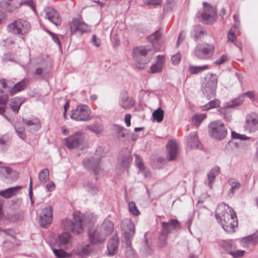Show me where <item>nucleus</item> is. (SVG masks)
<instances>
[{
    "mask_svg": "<svg viewBox=\"0 0 258 258\" xmlns=\"http://www.w3.org/2000/svg\"><path fill=\"white\" fill-rule=\"evenodd\" d=\"M258 241V235L254 234L247 237H243L241 240L242 245L244 246L250 244H254Z\"/></svg>",
    "mask_w": 258,
    "mask_h": 258,
    "instance_id": "35",
    "label": "nucleus"
},
{
    "mask_svg": "<svg viewBox=\"0 0 258 258\" xmlns=\"http://www.w3.org/2000/svg\"><path fill=\"white\" fill-rule=\"evenodd\" d=\"M91 111L87 105H80L72 110L70 117L77 121H86L91 119Z\"/></svg>",
    "mask_w": 258,
    "mask_h": 258,
    "instance_id": "8",
    "label": "nucleus"
},
{
    "mask_svg": "<svg viewBox=\"0 0 258 258\" xmlns=\"http://www.w3.org/2000/svg\"><path fill=\"white\" fill-rule=\"evenodd\" d=\"M152 116L154 120L158 122H161L163 119L164 111L162 108H158L153 112Z\"/></svg>",
    "mask_w": 258,
    "mask_h": 258,
    "instance_id": "47",
    "label": "nucleus"
},
{
    "mask_svg": "<svg viewBox=\"0 0 258 258\" xmlns=\"http://www.w3.org/2000/svg\"><path fill=\"white\" fill-rule=\"evenodd\" d=\"M23 122L28 127L30 132L32 133H36L41 127V122L37 117L29 120L23 118Z\"/></svg>",
    "mask_w": 258,
    "mask_h": 258,
    "instance_id": "24",
    "label": "nucleus"
},
{
    "mask_svg": "<svg viewBox=\"0 0 258 258\" xmlns=\"http://www.w3.org/2000/svg\"><path fill=\"white\" fill-rule=\"evenodd\" d=\"M71 235L69 232H63L59 234L55 240V244L61 248L68 249L71 246Z\"/></svg>",
    "mask_w": 258,
    "mask_h": 258,
    "instance_id": "17",
    "label": "nucleus"
},
{
    "mask_svg": "<svg viewBox=\"0 0 258 258\" xmlns=\"http://www.w3.org/2000/svg\"><path fill=\"white\" fill-rule=\"evenodd\" d=\"M206 117L205 113L195 114L192 118V122L196 126H198Z\"/></svg>",
    "mask_w": 258,
    "mask_h": 258,
    "instance_id": "49",
    "label": "nucleus"
},
{
    "mask_svg": "<svg viewBox=\"0 0 258 258\" xmlns=\"http://www.w3.org/2000/svg\"><path fill=\"white\" fill-rule=\"evenodd\" d=\"M98 229L106 238L112 232L114 229V224L110 220L105 219Z\"/></svg>",
    "mask_w": 258,
    "mask_h": 258,
    "instance_id": "25",
    "label": "nucleus"
},
{
    "mask_svg": "<svg viewBox=\"0 0 258 258\" xmlns=\"http://www.w3.org/2000/svg\"><path fill=\"white\" fill-rule=\"evenodd\" d=\"M203 10L199 12L197 15L199 19L203 23L209 24L216 21L217 17V8L207 2L203 3Z\"/></svg>",
    "mask_w": 258,
    "mask_h": 258,
    "instance_id": "4",
    "label": "nucleus"
},
{
    "mask_svg": "<svg viewBox=\"0 0 258 258\" xmlns=\"http://www.w3.org/2000/svg\"><path fill=\"white\" fill-rule=\"evenodd\" d=\"M222 228L228 233L235 232V227L238 225L237 218L236 213L233 209L231 210V217L225 222L221 223Z\"/></svg>",
    "mask_w": 258,
    "mask_h": 258,
    "instance_id": "18",
    "label": "nucleus"
},
{
    "mask_svg": "<svg viewBox=\"0 0 258 258\" xmlns=\"http://www.w3.org/2000/svg\"><path fill=\"white\" fill-rule=\"evenodd\" d=\"M84 136L82 133L77 132L64 139L62 143L68 149H73L79 147L84 141Z\"/></svg>",
    "mask_w": 258,
    "mask_h": 258,
    "instance_id": "11",
    "label": "nucleus"
},
{
    "mask_svg": "<svg viewBox=\"0 0 258 258\" xmlns=\"http://www.w3.org/2000/svg\"><path fill=\"white\" fill-rule=\"evenodd\" d=\"M71 35H82L84 32L89 31L88 25L78 19H73L70 24Z\"/></svg>",
    "mask_w": 258,
    "mask_h": 258,
    "instance_id": "12",
    "label": "nucleus"
},
{
    "mask_svg": "<svg viewBox=\"0 0 258 258\" xmlns=\"http://www.w3.org/2000/svg\"><path fill=\"white\" fill-rule=\"evenodd\" d=\"M217 79L216 76H211L205 79L202 83L201 91L208 100L213 99L216 97Z\"/></svg>",
    "mask_w": 258,
    "mask_h": 258,
    "instance_id": "7",
    "label": "nucleus"
},
{
    "mask_svg": "<svg viewBox=\"0 0 258 258\" xmlns=\"http://www.w3.org/2000/svg\"><path fill=\"white\" fill-rule=\"evenodd\" d=\"M162 70V63L161 61H158L150 67V72L151 73H157L161 72Z\"/></svg>",
    "mask_w": 258,
    "mask_h": 258,
    "instance_id": "53",
    "label": "nucleus"
},
{
    "mask_svg": "<svg viewBox=\"0 0 258 258\" xmlns=\"http://www.w3.org/2000/svg\"><path fill=\"white\" fill-rule=\"evenodd\" d=\"M132 161V157L128 153L121 156L118 159V161L120 162L121 166L124 168H128Z\"/></svg>",
    "mask_w": 258,
    "mask_h": 258,
    "instance_id": "39",
    "label": "nucleus"
},
{
    "mask_svg": "<svg viewBox=\"0 0 258 258\" xmlns=\"http://www.w3.org/2000/svg\"><path fill=\"white\" fill-rule=\"evenodd\" d=\"M93 251L91 244H87L79 247L76 250V253L81 257L89 255Z\"/></svg>",
    "mask_w": 258,
    "mask_h": 258,
    "instance_id": "32",
    "label": "nucleus"
},
{
    "mask_svg": "<svg viewBox=\"0 0 258 258\" xmlns=\"http://www.w3.org/2000/svg\"><path fill=\"white\" fill-rule=\"evenodd\" d=\"M14 0H2L0 2L1 7L5 11L12 13L18 8L17 3L13 2Z\"/></svg>",
    "mask_w": 258,
    "mask_h": 258,
    "instance_id": "30",
    "label": "nucleus"
},
{
    "mask_svg": "<svg viewBox=\"0 0 258 258\" xmlns=\"http://www.w3.org/2000/svg\"><path fill=\"white\" fill-rule=\"evenodd\" d=\"M152 248L149 243L148 240L146 238L140 246V251L142 255L146 256L150 254Z\"/></svg>",
    "mask_w": 258,
    "mask_h": 258,
    "instance_id": "40",
    "label": "nucleus"
},
{
    "mask_svg": "<svg viewBox=\"0 0 258 258\" xmlns=\"http://www.w3.org/2000/svg\"><path fill=\"white\" fill-rule=\"evenodd\" d=\"M38 178L42 183H46L49 179V172L47 168L41 170L38 174Z\"/></svg>",
    "mask_w": 258,
    "mask_h": 258,
    "instance_id": "45",
    "label": "nucleus"
},
{
    "mask_svg": "<svg viewBox=\"0 0 258 258\" xmlns=\"http://www.w3.org/2000/svg\"><path fill=\"white\" fill-rule=\"evenodd\" d=\"M219 245L223 248L225 250L228 251H231L233 245L231 241L230 240L229 241H226V240H222L219 242Z\"/></svg>",
    "mask_w": 258,
    "mask_h": 258,
    "instance_id": "51",
    "label": "nucleus"
},
{
    "mask_svg": "<svg viewBox=\"0 0 258 258\" xmlns=\"http://www.w3.org/2000/svg\"><path fill=\"white\" fill-rule=\"evenodd\" d=\"M8 97L7 95H4L0 96V114L3 115L5 112V108Z\"/></svg>",
    "mask_w": 258,
    "mask_h": 258,
    "instance_id": "50",
    "label": "nucleus"
},
{
    "mask_svg": "<svg viewBox=\"0 0 258 258\" xmlns=\"http://www.w3.org/2000/svg\"><path fill=\"white\" fill-rule=\"evenodd\" d=\"M151 50V48L146 46L136 47L134 49L133 56L136 62L137 68L140 70L146 68V64L151 60V57L148 55Z\"/></svg>",
    "mask_w": 258,
    "mask_h": 258,
    "instance_id": "2",
    "label": "nucleus"
},
{
    "mask_svg": "<svg viewBox=\"0 0 258 258\" xmlns=\"http://www.w3.org/2000/svg\"><path fill=\"white\" fill-rule=\"evenodd\" d=\"M208 103L202 106V110L207 111L213 108H218L220 106V102L219 99L213 98Z\"/></svg>",
    "mask_w": 258,
    "mask_h": 258,
    "instance_id": "41",
    "label": "nucleus"
},
{
    "mask_svg": "<svg viewBox=\"0 0 258 258\" xmlns=\"http://www.w3.org/2000/svg\"><path fill=\"white\" fill-rule=\"evenodd\" d=\"M231 136L233 139H239L242 141H245L249 139V137L245 135L239 134L234 131L231 132Z\"/></svg>",
    "mask_w": 258,
    "mask_h": 258,
    "instance_id": "56",
    "label": "nucleus"
},
{
    "mask_svg": "<svg viewBox=\"0 0 258 258\" xmlns=\"http://www.w3.org/2000/svg\"><path fill=\"white\" fill-rule=\"evenodd\" d=\"M100 157H93L85 159L83 161V164L86 168L90 171H93L95 174H100L102 173L100 167Z\"/></svg>",
    "mask_w": 258,
    "mask_h": 258,
    "instance_id": "14",
    "label": "nucleus"
},
{
    "mask_svg": "<svg viewBox=\"0 0 258 258\" xmlns=\"http://www.w3.org/2000/svg\"><path fill=\"white\" fill-rule=\"evenodd\" d=\"M133 239H123V246L125 247V254L126 258H135V255L132 247Z\"/></svg>",
    "mask_w": 258,
    "mask_h": 258,
    "instance_id": "31",
    "label": "nucleus"
},
{
    "mask_svg": "<svg viewBox=\"0 0 258 258\" xmlns=\"http://www.w3.org/2000/svg\"><path fill=\"white\" fill-rule=\"evenodd\" d=\"M121 226L124 231L123 239H133L135 233V226L132 220L124 219L121 222Z\"/></svg>",
    "mask_w": 258,
    "mask_h": 258,
    "instance_id": "15",
    "label": "nucleus"
},
{
    "mask_svg": "<svg viewBox=\"0 0 258 258\" xmlns=\"http://www.w3.org/2000/svg\"><path fill=\"white\" fill-rule=\"evenodd\" d=\"M53 252L54 254V255L57 257V258H64L66 257V255H67V253L65 252L63 249H53Z\"/></svg>",
    "mask_w": 258,
    "mask_h": 258,
    "instance_id": "55",
    "label": "nucleus"
},
{
    "mask_svg": "<svg viewBox=\"0 0 258 258\" xmlns=\"http://www.w3.org/2000/svg\"><path fill=\"white\" fill-rule=\"evenodd\" d=\"M227 60V56L226 55H222L220 57L217 59L214 62L216 65H221Z\"/></svg>",
    "mask_w": 258,
    "mask_h": 258,
    "instance_id": "61",
    "label": "nucleus"
},
{
    "mask_svg": "<svg viewBox=\"0 0 258 258\" xmlns=\"http://www.w3.org/2000/svg\"><path fill=\"white\" fill-rule=\"evenodd\" d=\"M244 101V97L243 96H239L237 98H235L226 102L224 106L219 109V112L225 115L227 113V109L232 108L234 106H239Z\"/></svg>",
    "mask_w": 258,
    "mask_h": 258,
    "instance_id": "23",
    "label": "nucleus"
},
{
    "mask_svg": "<svg viewBox=\"0 0 258 258\" xmlns=\"http://www.w3.org/2000/svg\"><path fill=\"white\" fill-rule=\"evenodd\" d=\"M49 72V70L46 68L37 66L32 71V74L38 78L43 79Z\"/></svg>",
    "mask_w": 258,
    "mask_h": 258,
    "instance_id": "34",
    "label": "nucleus"
},
{
    "mask_svg": "<svg viewBox=\"0 0 258 258\" xmlns=\"http://www.w3.org/2000/svg\"><path fill=\"white\" fill-rule=\"evenodd\" d=\"M180 227V222L176 219H171L168 222H162V231L168 234L177 231Z\"/></svg>",
    "mask_w": 258,
    "mask_h": 258,
    "instance_id": "21",
    "label": "nucleus"
},
{
    "mask_svg": "<svg viewBox=\"0 0 258 258\" xmlns=\"http://www.w3.org/2000/svg\"><path fill=\"white\" fill-rule=\"evenodd\" d=\"M128 210L130 213L135 216H138L140 213L134 202H130L128 203Z\"/></svg>",
    "mask_w": 258,
    "mask_h": 258,
    "instance_id": "54",
    "label": "nucleus"
},
{
    "mask_svg": "<svg viewBox=\"0 0 258 258\" xmlns=\"http://www.w3.org/2000/svg\"><path fill=\"white\" fill-rule=\"evenodd\" d=\"M119 105L124 109H129L132 108L135 105V101L132 97H129L126 92L121 94V97L119 101Z\"/></svg>",
    "mask_w": 258,
    "mask_h": 258,
    "instance_id": "26",
    "label": "nucleus"
},
{
    "mask_svg": "<svg viewBox=\"0 0 258 258\" xmlns=\"http://www.w3.org/2000/svg\"><path fill=\"white\" fill-rule=\"evenodd\" d=\"M136 157V162L137 166L138 167L139 169H143L144 168V167H145L143 163L142 159L138 155H135Z\"/></svg>",
    "mask_w": 258,
    "mask_h": 258,
    "instance_id": "62",
    "label": "nucleus"
},
{
    "mask_svg": "<svg viewBox=\"0 0 258 258\" xmlns=\"http://www.w3.org/2000/svg\"><path fill=\"white\" fill-rule=\"evenodd\" d=\"M31 29L30 23L23 19H18L9 23L6 28L8 33L13 35H24L27 34Z\"/></svg>",
    "mask_w": 258,
    "mask_h": 258,
    "instance_id": "5",
    "label": "nucleus"
},
{
    "mask_svg": "<svg viewBox=\"0 0 258 258\" xmlns=\"http://www.w3.org/2000/svg\"><path fill=\"white\" fill-rule=\"evenodd\" d=\"M52 221V210L51 206L43 209L40 215L39 223L43 228H47Z\"/></svg>",
    "mask_w": 258,
    "mask_h": 258,
    "instance_id": "16",
    "label": "nucleus"
},
{
    "mask_svg": "<svg viewBox=\"0 0 258 258\" xmlns=\"http://www.w3.org/2000/svg\"><path fill=\"white\" fill-rule=\"evenodd\" d=\"M0 176L5 181L10 182L18 178V173L10 167L0 166Z\"/></svg>",
    "mask_w": 258,
    "mask_h": 258,
    "instance_id": "19",
    "label": "nucleus"
},
{
    "mask_svg": "<svg viewBox=\"0 0 258 258\" xmlns=\"http://www.w3.org/2000/svg\"><path fill=\"white\" fill-rule=\"evenodd\" d=\"M245 251L241 250H237L236 251H229V254L232 255L234 258H241L242 257Z\"/></svg>",
    "mask_w": 258,
    "mask_h": 258,
    "instance_id": "58",
    "label": "nucleus"
},
{
    "mask_svg": "<svg viewBox=\"0 0 258 258\" xmlns=\"http://www.w3.org/2000/svg\"><path fill=\"white\" fill-rule=\"evenodd\" d=\"M167 159L168 160H175L178 154V145L175 140H170L166 145Z\"/></svg>",
    "mask_w": 258,
    "mask_h": 258,
    "instance_id": "22",
    "label": "nucleus"
},
{
    "mask_svg": "<svg viewBox=\"0 0 258 258\" xmlns=\"http://www.w3.org/2000/svg\"><path fill=\"white\" fill-rule=\"evenodd\" d=\"M206 34V32L204 28L200 25H196L194 26L191 35L196 39H199Z\"/></svg>",
    "mask_w": 258,
    "mask_h": 258,
    "instance_id": "37",
    "label": "nucleus"
},
{
    "mask_svg": "<svg viewBox=\"0 0 258 258\" xmlns=\"http://www.w3.org/2000/svg\"><path fill=\"white\" fill-rule=\"evenodd\" d=\"M161 35L160 30H157L148 37V40L152 43L154 47H155V45L160 40Z\"/></svg>",
    "mask_w": 258,
    "mask_h": 258,
    "instance_id": "46",
    "label": "nucleus"
},
{
    "mask_svg": "<svg viewBox=\"0 0 258 258\" xmlns=\"http://www.w3.org/2000/svg\"><path fill=\"white\" fill-rule=\"evenodd\" d=\"M227 38L228 40L232 42H234L237 40L235 32L232 31L231 30L228 31L227 34Z\"/></svg>",
    "mask_w": 258,
    "mask_h": 258,
    "instance_id": "60",
    "label": "nucleus"
},
{
    "mask_svg": "<svg viewBox=\"0 0 258 258\" xmlns=\"http://www.w3.org/2000/svg\"><path fill=\"white\" fill-rule=\"evenodd\" d=\"M88 235L92 244L97 245L102 243L106 239V237L98 228L90 229L88 231Z\"/></svg>",
    "mask_w": 258,
    "mask_h": 258,
    "instance_id": "20",
    "label": "nucleus"
},
{
    "mask_svg": "<svg viewBox=\"0 0 258 258\" xmlns=\"http://www.w3.org/2000/svg\"><path fill=\"white\" fill-rule=\"evenodd\" d=\"M96 220V216L93 214L85 215L83 219L79 215L74 214L72 220L66 218L62 220L61 224L64 230H71L74 233L80 234L83 231L84 225L93 224Z\"/></svg>",
    "mask_w": 258,
    "mask_h": 258,
    "instance_id": "1",
    "label": "nucleus"
},
{
    "mask_svg": "<svg viewBox=\"0 0 258 258\" xmlns=\"http://www.w3.org/2000/svg\"><path fill=\"white\" fill-rule=\"evenodd\" d=\"M28 80L24 79L22 81L16 84L10 91L12 95H15L16 93L23 90L27 86Z\"/></svg>",
    "mask_w": 258,
    "mask_h": 258,
    "instance_id": "36",
    "label": "nucleus"
},
{
    "mask_svg": "<svg viewBox=\"0 0 258 258\" xmlns=\"http://www.w3.org/2000/svg\"><path fill=\"white\" fill-rule=\"evenodd\" d=\"M168 234L164 232L161 230L159 237V246L160 247H163L166 245V239L168 236Z\"/></svg>",
    "mask_w": 258,
    "mask_h": 258,
    "instance_id": "52",
    "label": "nucleus"
},
{
    "mask_svg": "<svg viewBox=\"0 0 258 258\" xmlns=\"http://www.w3.org/2000/svg\"><path fill=\"white\" fill-rule=\"evenodd\" d=\"M23 102L22 99L20 97H15L12 99L10 103L11 108L16 113L19 112V108Z\"/></svg>",
    "mask_w": 258,
    "mask_h": 258,
    "instance_id": "43",
    "label": "nucleus"
},
{
    "mask_svg": "<svg viewBox=\"0 0 258 258\" xmlns=\"http://www.w3.org/2000/svg\"><path fill=\"white\" fill-rule=\"evenodd\" d=\"M220 168L216 166L212 168L208 173L207 176L208 179V186L210 188H212L213 183L215 181L216 177L219 174Z\"/></svg>",
    "mask_w": 258,
    "mask_h": 258,
    "instance_id": "33",
    "label": "nucleus"
},
{
    "mask_svg": "<svg viewBox=\"0 0 258 258\" xmlns=\"http://www.w3.org/2000/svg\"><path fill=\"white\" fill-rule=\"evenodd\" d=\"M46 32L50 35V36L51 37V38H52V40L54 41V42H55L57 44H58V46L60 47V42L59 41L58 38L56 35V34L49 30H46Z\"/></svg>",
    "mask_w": 258,
    "mask_h": 258,
    "instance_id": "64",
    "label": "nucleus"
},
{
    "mask_svg": "<svg viewBox=\"0 0 258 258\" xmlns=\"http://www.w3.org/2000/svg\"><path fill=\"white\" fill-rule=\"evenodd\" d=\"M215 52V46L213 43L202 42L198 43L194 51V56L198 59H211Z\"/></svg>",
    "mask_w": 258,
    "mask_h": 258,
    "instance_id": "3",
    "label": "nucleus"
},
{
    "mask_svg": "<svg viewBox=\"0 0 258 258\" xmlns=\"http://www.w3.org/2000/svg\"><path fill=\"white\" fill-rule=\"evenodd\" d=\"M88 128L97 135L100 134L103 131L102 127L100 125L89 126Z\"/></svg>",
    "mask_w": 258,
    "mask_h": 258,
    "instance_id": "57",
    "label": "nucleus"
},
{
    "mask_svg": "<svg viewBox=\"0 0 258 258\" xmlns=\"http://www.w3.org/2000/svg\"><path fill=\"white\" fill-rule=\"evenodd\" d=\"M209 69V66L208 64L198 66H190L188 70L191 74H198Z\"/></svg>",
    "mask_w": 258,
    "mask_h": 258,
    "instance_id": "42",
    "label": "nucleus"
},
{
    "mask_svg": "<svg viewBox=\"0 0 258 258\" xmlns=\"http://www.w3.org/2000/svg\"><path fill=\"white\" fill-rule=\"evenodd\" d=\"M41 16L55 26H59L61 24V20L59 14L52 8L48 7L45 9L41 12Z\"/></svg>",
    "mask_w": 258,
    "mask_h": 258,
    "instance_id": "13",
    "label": "nucleus"
},
{
    "mask_svg": "<svg viewBox=\"0 0 258 258\" xmlns=\"http://www.w3.org/2000/svg\"><path fill=\"white\" fill-rule=\"evenodd\" d=\"M85 189L91 195H95L99 191L98 187L91 182H88L84 185Z\"/></svg>",
    "mask_w": 258,
    "mask_h": 258,
    "instance_id": "48",
    "label": "nucleus"
},
{
    "mask_svg": "<svg viewBox=\"0 0 258 258\" xmlns=\"http://www.w3.org/2000/svg\"><path fill=\"white\" fill-rule=\"evenodd\" d=\"M22 188L21 186H16L8 188L0 191V196L5 199L11 198L12 197L17 196Z\"/></svg>",
    "mask_w": 258,
    "mask_h": 258,
    "instance_id": "28",
    "label": "nucleus"
},
{
    "mask_svg": "<svg viewBox=\"0 0 258 258\" xmlns=\"http://www.w3.org/2000/svg\"><path fill=\"white\" fill-rule=\"evenodd\" d=\"M118 238L113 236L107 243V249L109 255H113L117 251Z\"/></svg>",
    "mask_w": 258,
    "mask_h": 258,
    "instance_id": "29",
    "label": "nucleus"
},
{
    "mask_svg": "<svg viewBox=\"0 0 258 258\" xmlns=\"http://www.w3.org/2000/svg\"><path fill=\"white\" fill-rule=\"evenodd\" d=\"M181 59V54L179 53H176L175 55H173L171 58V61L173 64H178Z\"/></svg>",
    "mask_w": 258,
    "mask_h": 258,
    "instance_id": "63",
    "label": "nucleus"
},
{
    "mask_svg": "<svg viewBox=\"0 0 258 258\" xmlns=\"http://www.w3.org/2000/svg\"><path fill=\"white\" fill-rule=\"evenodd\" d=\"M244 131L252 133L258 130V115L253 112L247 114L243 124Z\"/></svg>",
    "mask_w": 258,
    "mask_h": 258,
    "instance_id": "9",
    "label": "nucleus"
},
{
    "mask_svg": "<svg viewBox=\"0 0 258 258\" xmlns=\"http://www.w3.org/2000/svg\"><path fill=\"white\" fill-rule=\"evenodd\" d=\"M209 134L215 140L221 141L227 135V130L223 123L215 121L209 124Z\"/></svg>",
    "mask_w": 258,
    "mask_h": 258,
    "instance_id": "6",
    "label": "nucleus"
},
{
    "mask_svg": "<svg viewBox=\"0 0 258 258\" xmlns=\"http://www.w3.org/2000/svg\"><path fill=\"white\" fill-rule=\"evenodd\" d=\"M15 131L20 138L24 140L26 138L25 127L23 125H21L19 123H16L15 125Z\"/></svg>",
    "mask_w": 258,
    "mask_h": 258,
    "instance_id": "44",
    "label": "nucleus"
},
{
    "mask_svg": "<svg viewBox=\"0 0 258 258\" xmlns=\"http://www.w3.org/2000/svg\"><path fill=\"white\" fill-rule=\"evenodd\" d=\"M17 5L18 6V8L22 5H26L31 8L34 11H35L33 0H24L20 3H17Z\"/></svg>",
    "mask_w": 258,
    "mask_h": 258,
    "instance_id": "59",
    "label": "nucleus"
},
{
    "mask_svg": "<svg viewBox=\"0 0 258 258\" xmlns=\"http://www.w3.org/2000/svg\"><path fill=\"white\" fill-rule=\"evenodd\" d=\"M186 144L190 148L202 149V146L199 142L196 133H190L186 138Z\"/></svg>",
    "mask_w": 258,
    "mask_h": 258,
    "instance_id": "27",
    "label": "nucleus"
},
{
    "mask_svg": "<svg viewBox=\"0 0 258 258\" xmlns=\"http://www.w3.org/2000/svg\"><path fill=\"white\" fill-rule=\"evenodd\" d=\"M228 183L230 185L231 187L229 190V195L230 194L233 195L234 193L236 191L238 190L241 186L240 183L235 180L234 178H230L228 180Z\"/></svg>",
    "mask_w": 258,
    "mask_h": 258,
    "instance_id": "38",
    "label": "nucleus"
},
{
    "mask_svg": "<svg viewBox=\"0 0 258 258\" xmlns=\"http://www.w3.org/2000/svg\"><path fill=\"white\" fill-rule=\"evenodd\" d=\"M231 207L225 204H219L216 208L215 217L218 222L221 225V223L225 222L231 217Z\"/></svg>",
    "mask_w": 258,
    "mask_h": 258,
    "instance_id": "10",
    "label": "nucleus"
}]
</instances>
